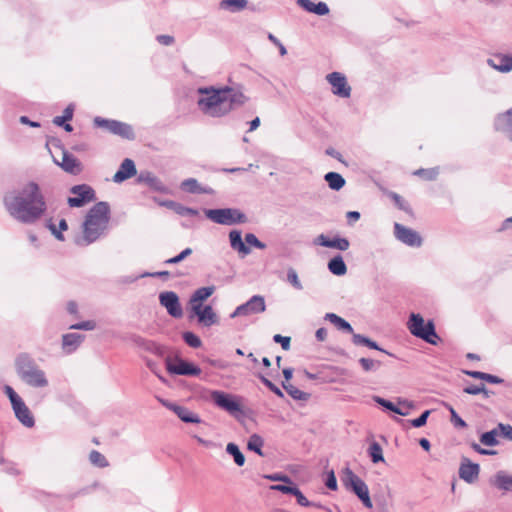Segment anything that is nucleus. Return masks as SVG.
<instances>
[{
	"label": "nucleus",
	"instance_id": "f257e3e1",
	"mask_svg": "<svg viewBox=\"0 0 512 512\" xmlns=\"http://www.w3.org/2000/svg\"><path fill=\"white\" fill-rule=\"evenodd\" d=\"M3 203L9 215L23 224L35 223L47 210L45 197L34 181L6 193Z\"/></svg>",
	"mask_w": 512,
	"mask_h": 512
},
{
	"label": "nucleus",
	"instance_id": "f03ea898",
	"mask_svg": "<svg viewBox=\"0 0 512 512\" xmlns=\"http://www.w3.org/2000/svg\"><path fill=\"white\" fill-rule=\"evenodd\" d=\"M197 100L199 110L210 117L221 118L231 111L243 106L248 98L240 91L230 86L200 87Z\"/></svg>",
	"mask_w": 512,
	"mask_h": 512
},
{
	"label": "nucleus",
	"instance_id": "7ed1b4c3",
	"mask_svg": "<svg viewBox=\"0 0 512 512\" xmlns=\"http://www.w3.org/2000/svg\"><path fill=\"white\" fill-rule=\"evenodd\" d=\"M110 206L107 202H97L87 213L83 223V237L76 240L79 246H88L95 242L107 227Z\"/></svg>",
	"mask_w": 512,
	"mask_h": 512
},
{
	"label": "nucleus",
	"instance_id": "20e7f679",
	"mask_svg": "<svg viewBox=\"0 0 512 512\" xmlns=\"http://www.w3.org/2000/svg\"><path fill=\"white\" fill-rule=\"evenodd\" d=\"M14 365L17 376L27 386L42 389L49 385L45 371L29 353H19L15 358Z\"/></svg>",
	"mask_w": 512,
	"mask_h": 512
},
{
	"label": "nucleus",
	"instance_id": "39448f33",
	"mask_svg": "<svg viewBox=\"0 0 512 512\" xmlns=\"http://www.w3.org/2000/svg\"><path fill=\"white\" fill-rule=\"evenodd\" d=\"M407 329L416 338H419L430 345H437L440 341L433 320L425 321L419 313H410L407 320Z\"/></svg>",
	"mask_w": 512,
	"mask_h": 512
},
{
	"label": "nucleus",
	"instance_id": "423d86ee",
	"mask_svg": "<svg viewBox=\"0 0 512 512\" xmlns=\"http://www.w3.org/2000/svg\"><path fill=\"white\" fill-rule=\"evenodd\" d=\"M341 482L347 490L353 492L358 497L366 508L370 509L373 507L367 484L350 468L347 467L343 470Z\"/></svg>",
	"mask_w": 512,
	"mask_h": 512
},
{
	"label": "nucleus",
	"instance_id": "0eeeda50",
	"mask_svg": "<svg viewBox=\"0 0 512 512\" xmlns=\"http://www.w3.org/2000/svg\"><path fill=\"white\" fill-rule=\"evenodd\" d=\"M204 213L208 219L220 225L230 226L247 221V216L236 208L205 209Z\"/></svg>",
	"mask_w": 512,
	"mask_h": 512
},
{
	"label": "nucleus",
	"instance_id": "6e6552de",
	"mask_svg": "<svg viewBox=\"0 0 512 512\" xmlns=\"http://www.w3.org/2000/svg\"><path fill=\"white\" fill-rule=\"evenodd\" d=\"M229 242L231 248L243 256L251 253L250 246L260 250L266 248V244L260 241L253 233H247L245 235V241H243L242 232L240 230H231L229 232Z\"/></svg>",
	"mask_w": 512,
	"mask_h": 512
},
{
	"label": "nucleus",
	"instance_id": "1a4fd4ad",
	"mask_svg": "<svg viewBox=\"0 0 512 512\" xmlns=\"http://www.w3.org/2000/svg\"><path fill=\"white\" fill-rule=\"evenodd\" d=\"M210 397L213 403L220 409L228 412L232 416L242 414V407L239 403L237 396L221 390H212Z\"/></svg>",
	"mask_w": 512,
	"mask_h": 512
},
{
	"label": "nucleus",
	"instance_id": "9d476101",
	"mask_svg": "<svg viewBox=\"0 0 512 512\" xmlns=\"http://www.w3.org/2000/svg\"><path fill=\"white\" fill-rule=\"evenodd\" d=\"M94 125L96 127L104 128L110 133L124 139L133 140L135 138L131 125L118 120L105 119L97 116L94 118Z\"/></svg>",
	"mask_w": 512,
	"mask_h": 512
},
{
	"label": "nucleus",
	"instance_id": "9b49d317",
	"mask_svg": "<svg viewBox=\"0 0 512 512\" xmlns=\"http://www.w3.org/2000/svg\"><path fill=\"white\" fill-rule=\"evenodd\" d=\"M70 193L73 196L67 199V203L73 208L83 207L96 199L95 190L88 184L74 185L70 188Z\"/></svg>",
	"mask_w": 512,
	"mask_h": 512
},
{
	"label": "nucleus",
	"instance_id": "f8f14e48",
	"mask_svg": "<svg viewBox=\"0 0 512 512\" xmlns=\"http://www.w3.org/2000/svg\"><path fill=\"white\" fill-rule=\"evenodd\" d=\"M197 318V322L201 327L209 328L220 323V318L211 305H193L189 318Z\"/></svg>",
	"mask_w": 512,
	"mask_h": 512
},
{
	"label": "nucleus",
	"instance_id": "ddd939ff",
	"mask_svg": "<svg viewBox=\"0 0 512 512\" xmlns=\"http://www.w3.org/2000/svg\"><path fill=\"white\" fill-rule=\"evenodd\" d=\"M266 310L265 298L261 295H253L247 302L239 305L230 314V318L251 316L263 313Z\"/></svg>",
	"mask_w": 512,
	"mask_h": 512
},
{
	"label": "nucleus",
	"instance_id": "4468645a",
	"mask_svg": "<svg viewBox=\"0 0 512 512\" xmlns=\"http://www.w3.org/2000/svg\"><path fill=\"white\" fill-rule=\"evenodd\" d=\"M166 369L173 375L198 376L201 373V369L198 366L181 358H176L175 361L167 358Z\"/></svg>",
	"mask_w": 512,
	"mask_h": 512
},
{
	"label": "nucleus",
	"instance_id": "2eb2a0df",
	"mask_svg": "<svg viewBox=\"0 0 512 512\" xmlns=\"http://www.w3.org/2000/svg\"><path fill=\"white\" fill-rule=\"evenodd\" d=\"M394 235L398 241L410 247H420L423 242L417 231L397 222L394 223Z\"/></svg>",
	"mask_w": 512,
	"mask_h": 512
},
{
	"label": "nucleus",
	"instance_id": "dca6fc26",
	"mask_svg": "<svg viewBox=\"0 0 512 512\" xmlns=\"http://www.w3.org/2000/svg\"><path fill=\"white\" fill-rule=\"evenodd\" d=\"M328 83L332 86V93L341 98H349L351 95V87L347 82V78L340 72H332L326 76Z\"/></svg>",
	"mask_w": 512,
	"mask_h": 512
},
{
	"label": "nucleus",
	"instance_id": "f3484780",
	"mask_svg": "<svg viewBox=\"0 0 512 512\" xmlns=\"http://www.w3.org/2000/svg\"><path fill=\"white\" fill-rule=\"evenodd\" d=\"M159 302L165 307L167 313L173 318H181L183 310L178 295L173 291H164L159 294Z\"/></svg>",
	"mask_w": 512,
	"mask_h": 512
},
{
	"label": "nucleus",
	"instance_id": "a211bd4d",
	"mask_svg": "<svg viewBox=\"0 0 512 512\" xmlns=\"http://www.w3.org/2000/svg\"><path fill=\"white\" fill-rule=\"evenodd\" d=\"M494 129L512 141V107L496 115Z\"/></svg>",
	"mask_w": 512,
	"mask_h": 512
},
{
	"label": "nucleus",
	"instance_id": "6ab92c4d",
	"mask_svg": "<svg viewBox=\"0 0 512 512\" xmlns=\"http://www.w3.org/2000/svg\"><path fill=\"white\" fill-rule=\"evenodd\" d=\"M137 182L147 185L151 190L159 193H168V187L154 173L148 170L140 171Z\"/></svg>",
	"mask_w": 512,
	"mask_h": 512
},
{
	"label": "nucleus",
	"instance_id": "aec40b11",
	"mask_svg": "<svg viewBox=\"0 0 512 512\" xmlns=\"http://www.w3.org/2000/svg\"><path fill=\"white\" fill-rule=\"evenodd\" d=\"M162 405L173 411L183 422L198 424L201 422L200 417L193 413L191 410L184 406L170 403L166 400L160 399Z\"/></svg>",
	"mask_w": 512,
	"mask_h": 512
},
{
	"label": "nucleus",
	"instance_id": "412c9836",
	"mask_svg": "<svg viewBox=\"0 0 512 512\" xmlns=\"http://www.w3.org/2000/svg\"><path fill=\"white\" fill-rule=\"evenodd\" d=\"M12 409L14 411L17 420L27 428H31L35 425V419L27 407L23 399H19L18 402L14 403Z\"/></svg>",
	"mask_w": 512,
	"mask_h": 512
},
{
	"label": "nucleus",
	"instance_id": "4be33fe9",
	"mask_svg": "<svg viewBox=\"0 0 512 512\" xmlns=\"http://www.w3.org/2000/svg\"><path fill=\"white\" fill-rule=\"evenodd\" d=\"M487 65L500 73L512 71V55L496 53L492 58L487 59Z\"/></svg>",
	"mask_w": 512,
	"mask_h": 512
},
{
	"label": "nucleus",
	"instance_id": "5701e85b",
	"mask_svg": "<svg viewBox=\"0 0 512 512\" xmlns=\"http://www.w3.org/2000/svg\"><path fill=\"white\" fill-rule=\"evenodd\" d=\"M480 466L468 458H462L459 467V477L467 483H473L479 476Z\"/></svg>",
	"mask_w": 512,
	"mask_h": 512
},
{
	"label": "nucleus",
	"instance_id": "b1692460",
	"mask_svg": "<svg viewBox=\"0 0 512 512\" xmlns=\"http://www.w3.org/2000/svg\"><path fill=\"white\" fill-rule=\"evenodd\" d=\"M314 243L319 246L333 248L340 251H346L350 246V242L347 238L336 236L333 239H330L324 234L318 235L315 238Z\"/></svg>",
	"mask_w": 512,
	"mask_h": 512
},
{
	"label": "nucleus",
	"instance_id": "393cba45",
	"mask_svg": "<svg viewBox=\"0 0 512 512\" xmlns=\"http://www.w3.org/2000/svg\"><path fill=\"white\" fill-rule=\"evenodd\" d=\"M137 174L135 163L132 159L126 158L120 164L119 169L113 176L115 183H122Z\"/></svg>",
	"mask_w": 512,
	"mask_h": 512
},
{
	"label": "nucleus",
	"instance_id": "a878e982",
	"mask_svg": "<svg viewBox=\"0 0 512 512\" xmlns=\"http://www.w3.org/2000/svg\"><path fill=\"white\" fill-rule=\"evenodd\" d=\"M85 336L80 333H67L62 336V350L66 354L74 353L81 343L84 341Z\"/></svg>",
	"mask_w": 512,
	"mask_h": 512
},
{
	"label": "nucleus",
	"instance_id": "bb28decb",
	"mask_svg": "<svg viewBox=\"0 0 512 512\" xmlns=\"http://www.w3.org/2000/svg\"><path fill=\"white\" fill-rule=\"evenodd\" d=\"M181 190L191 194H214V189L209 186H202L195 178H187L180 184Z\"/></svg>",
	"mask_w": 512,
	"mask_h": 512
},
{
	"label": "nucleus",
	"instance_id": "cd10ccee",
	"mask_svg": "<svg viewBox=\"0 0 512 512\" xmlns=\"http://www.w3.org/2000/svg\"><path fill=\"white\" fill-rule=\"evenodd\" d=\"M297 5L309 13L324 16L329 13V7L325 2L314 3L311 0H297Z\"/></svg>",
	"mask_w": 512,
	"mask_h": 512
},
{
	"label": "nucleus",
	"instance_id": "c85d7f7f",
	"mask_svg": "<svg viewBox=\"0 0 512 512\" xmlns=\"http://www.w3.org/2000/svg\"><path fill=\"white\" fill-rule=\"evenodd\" d=\"M58 165L61 166V168L70 174H78L81 171V164L77 160L76 157H74L72 154H70L67 151H63L62 153V161L58 163Z\"/></svg>",
	"mask_w": 512,
	"mask_h": 512
},
{
	"label": "nucleus",
	"instance_id": "c756f323",
	"mask_svg": "<svg viewBox=\"0 0 512 512\" xmlns=\"http://www.w3.org/2000/svg\"><path fill=\"white\" fill-rule=\"evenodd\" d=\"M491 483L500 490L512 491V475L507 474L503 470H500L495 474Z\"/></svg>",
	"mask_w": 512,
	"mask_h": 512
},
{
	"label": "nucleus",
	"instance_id": "7c9ffc66",
	"mask_svg": "<svg viewBox=\"0 0 512 512\" xmlns=\"http://www.w3.org/2000/svg\"><path fill=\"white\" fill-rule=\"evenodd\" d=\"M324 319L332 323L338 330L342 332L348 334H353L354 332V329L351 326V324L335 313H326Z\"/></svg>",
	"mask_w": 512,
	"mask_h": 512
},
{
	"label": "nucleus",
	"instance_id": "2f4dec72",
	"mask_svg": "<svg viewBox=\"0 0 512 512\" xmlns=\"http://www.w3.org/2000/svg\"><path fill=\"white\" fill-rule=\"evenodd\" d=\"M215 291V286H206L196 289L190 297L191 307L193 305L202 304L207 300Z\"/></svg>",
	"mask_w": 512,
	"mask_h": 512
},
{
	"label": "nucleus",
	"instance_id": "473e14b6",
	"mask_svg": "<svg viewBox=\"0 0 512 512\" xmlns=\"http://www.w3.org/2000/svg\"><path fill=\"white\" fill-rule=\"evenodd\" d=\"M328 269L333 275L336 276H343L347 272V266L344 262V259L339 254L329 260Z\"/></svg>",
	"mask_w": 512,
	"mask_h": 512
},
{
	"label": "nucleus",
	"instance_id": "72a5a7b5",
	"mask_svg": "<svg viewBox=\"0 0 512 512\" xmlns=\"http://www.w3.org/2000/svg\"><path fill=\"white\" fill-rule=\"evenodd\" d=\"M162 205L174 209V211L180 216H197L199 214L197 209L186 207L171 200L163 202Z\"/></svg>",
	"mask_w": 512,
	"mask_h": 512
},
{
	"label": "nucleus",
	"instance_id": "f704fd0d",
	"mask_svg": "<svg viewBox=\"0 0 512 512\" xmlns=\"http://www.w3.org/2000/svg\"><path fill=\"white\" fill-rule=\"evenodd\" d=\"M325 181L327 182L330 189L334 191H339L345 186L344 177L337 172H328L324 176Z\"/></svg>",
	"mask_w": 512,
	"mask_h": 512
},
{
	"label": "nucleus",
	"instance_id": "c9c22d12",
	"mask_svg": "<svg viewBox=\"0 0 512 512\" xmlns=\"http://www.w3.org/2000/svg\"><path fill=\"white\" fill-rule=\"evenodd\" d=\"M247 4V0H221L220 7L221 9L235 13L244 10Z\"/></svg>",
	"mask_w": 512,
	"mask_h": 512
},
{
	"label": "nucleus",
	"instance_id": "e433bc0d",
	"mask_svg": "<svg viewBox=\"0 0 512 512\" xmlns=\"http://www.w3.org/2000/svg\"><path fill=\"white\" fill-rule=\"evenodd\" d=\"M282 387L294 400L307 401L310 398L309 393L298 389L290 383L282 382Z\"/></svg>",
	"mask_w": 512,
	"mask_h": 512
},
{
	"label": "nucleus",
	"instance_id": "4c0bfd02",
	"mask_svg": "<svg viewBox=\"0 0 512 512\" xmlns=\"http://www.w3.org/2000/svg\"><path fill=\"white\" fill-rule=\"evenodd\" d=\"M226 452L231 455L237 466L241 467L245 463V456L239 449L238 445L230 442L226 445Z\"/></svg>",
	"mask_w": 512,
	"mask_h": 512
},
{
	"label": "nucleus",
	"instance_id": "58836bf2",
	"mask_svg": "<svg viewBox=\"0 0 512 512\" xmlns=\"http://www.w3.org/2000/svg\"><path fill=\"white\" fill-rule=\"evenodd\" d=\"M264 445V440L263 438L258 435V434H252L249 439H248V442H247V448L250 450V451H253L255 452L256 454H258L259 456H263V451H262V447Z\"/></svg>",
	"mask_w": 512,
	"mask_h": 512
},
{
	"label": "nucleus",
	"instance_id": "ea45409f",
	"mask_svg": "<svg viewBox=\"0 0 512 512\" xmlns=\"http://www.w3.org/2000/svg\"><path fill=\"white\" fill-rule=\"evenodd\" d=\"M499 431L498 428H494L490 431L484 432L480 435V442L485 446H496L499 444L498 441Z\"/></svg>",
	"mask_w": 512,
	"mask_h": 512
},
{
	"label": "nucleus",
	"instance_id": "a19ab883",
	"mask_svg": "<svg viewBox=\"0 0 512 512\" xmlns=\"http://www.w3.org/2000/svg\"><path fill=\"white\" fill-rule=\"evenodd\" d=\"M373 400L380 406H382L383 408L389 410V411H392L398 415H401V416H407L409 414V412H402V408L401 407H398L396 406L393 402L387 400V399H384L380 396H374L373 397Z\"/></svg>",
	"mask_w": 512,
	"mask_h": 512
},
{
	"label": "nucleus",
	"instance_id": "79ce46f5",
	"mask_svg": "<svg viewBox=\"0 0 512 512\" xmlns=\"http://www.w3.org/2000/svg\"><path fill=\"white\" fill-rule=\"evenodd\" d=\"M368 455L369 457L371 458V461L376 464V463H379V462H384L385 459H384V456H383V450H382V447L381 445L376 442V441H373L369 448H368Z\"/></svg>",
	"mask_w": 512,
	"mask_h": 512
},
{
	"label": "nucleus",
	"instance_id": "37998d69",
	"mask_svg": "<svg viewBox=\"0 0 512 512\" xmlns=\"http://www.w3.org/2000/svg\"><path fill=\"white\" fill-rule=\"evenodd\" d=\"M358 363L364 372H376L382 366L381 361L365 357L360 358Z\"/></svg>",
	"mask_w": 512,
	"mask_h": 512
},
{
	"label": "nucleus",
	"instance_id": "c03bdc74",
	"mask_svg": "<svg viewBox=\"0 0 512 512\" xmlns=\"http://www.w3.org/2000/svg\"><path fill=\"white\" fill-rule=\"evenodd\" d=\"M183 341L191 348H200L202 341L198 335L191 331H185L182 333Z\"/></svg>",
	"mask_w": 512,
	"mask_h": 512
},
{
	"label": "nucleus",
	"instance_id": "a18cd8bd",
	"mask_svg": "<svg viewBox=\"0 0 512 512\" xmlns=\"http://www.w3.org/2000/svg\"><path fill=\"white\" fill-rule=\"evenodd\" d=\"M89 460L94 466L99 467V468H104L109 465L105 456L97 450H92L90 452Z\"/></svg>",
	"mask_w": 512,
	"mask_h": 512
},
{
	"label": "nucleus",
	"instance_id": "49530a36",
	"mask_svg": "<svg viewBox=\"0 0 512 512\" xmlns=\"http://www.w3.org/2000/svg\"><path fill=\"white\" fill-rule=\"evenodd\" d=\"M389 197L393 200L394 204L397 206L398 209L411 214L412 209L407 201L403 199L402 196L395 192H390Z\"/></svg>",
	"mask_w": 512,
	"mask_h": 512
},
{
	"label": "nucleus",
	"instance_id": "de8ad7c7",
	"mask_svg": "<svg viewBox=\"0 0 512 512\" xmlns=\"http://www.w3.org/2000/svg\"><path fill=\"white\" fill-rule=\"evenodd\" d=\"M73 113H74V105L73 104H69L63 111V115L62 116H56L54 117L53 119V123L57 126H62L64 124V122L66 121H70L72 120L73 118Z\"/></svg>",
	"mask_w": 512,
	"mask_h": 512
},
{
	"label": "nucleus",
	"instance_id": "09e8293b",
	"mask_svg": "<svg viewBox=\"0 0 512 512\" xmlns=\"http://www.w3.org/2000/svg\"><path fill=\"white\" fill-rule=\"evenodd\" d=\"M413 174L417 175L425 180L432 181L437 178V176L439 174V170H438V168H429V169L420 168V169L416 170Z\"/></svg>",
	"mask_w": 512,
	"mask_h": 512
},
{
	"label": "nucleus",
	"instance_id": "8fccbe9b",
	"mask_svg": "<svg viewBox=\"0 0 512 512\" xmlns=\"http://www.w3.org/2000/svg\"><path fill=\"white\" fill-rule=\"evenodd\" d=\"M292 495L295 496V498L297 500V503L300 506H303V507H319V504H317L315 502H312V501H309L298 487H296V489L294 490V493Z\"/></svg>",
	"mask_w": 512,
	"mask_h": 512
},
{
	"label": "nucleus",
	"instance_id": "3c124183",
	"mask_svg": "<svg viewBox=\"0 0 512 512\" xmlns=\"http://www.w3.org/2000/svg\"><path fill=\"white\" fill-rule=\"evenodd\" d=\"M297 485L294 484L292 481V484L287 483H281V484H273L270 486V489L273 491H278L283 494H290L292 495L294 493V490L296 489Z\"/></svg>",
	"mask_w": 512,
	"mask_h": 512
},
{
	"label": "nucleus",
	"instance_id": "603ef678",
	"mask_svg": "<svg viewBox=\"0 0 512 512\" xmlns=\"http://www.w3.org/2000/svg\"><path fill=\"white\" fill-rule=\"evenodd\" d=\"M287 281L297 290H302L303 286L298 278L297 272L293 268L287 271Z\"/></svg>",
	"mask_w": 512,
	"mask_h": 512
},
{
	"label": "nucleus",
	"instance_id": "864d4df0",
	"mask_svg": "<svg viewBox=\"0 0 512 512\" xmlns=\"http://www.w3.org/2000/svg\"><path fill=\"white\" fill-rule=\"evenodd\" d=\"M260 381L275 395H277L280 398H284V393L282 390L277 387L274 383H272L268 378H266L263 375H259Z\"/></svg>",
	"mask_w": 512,
	"mask_h": 512
},
{
	"label": "nucleus",
	"instance_id": "5fc2aeb1",
	"mask_svg": "<svg viewBox=\"0 0 512 512\" xmlns=\"http://www.w3.org/2000/svg\"><path fill=\"white\" fill-rule=\"evenodd\" d=\"M96 328V322L93 320L82 321L76 324H72L70 329L91 331Z\"/></svg>",
	"mask_w": 512,
	"mask_h": 512
},
{
	"label": "nucleus",
	"instance_id": "6e6d98bb",
	"mask_svg": "<svg viewBox=\"0 0 512 512\" xmlns=\"http://www.w3.org/2000/svg\"><path fill=\"white\" fill-rule=\"evenodd\" d=\"M264 478H266L270 481H275V482L277 481V482L292 484V479L288 475L283 474V473L267 474V475H264Z\"/></svg>",
	"mask_w": 512,
	"mask_h": 512
},
{
	"label": "nucleus",
	"instance_id": "4d7b16f0",
	"mask_svg": "<svg viewBox=\"0 0 512 512\" xmlns=\"http://www.w3.org/2000/svg\"><path fill=\"white\" fill-rule=\"evenodd\" d=\"M430 413H431L430 410H425L424 412H422V414L419 417L412 419L409 422L413 427L420 428L427 423V419H428Z\"/></svg>",
	"mask_w": 512,
	"mask_h": 512
},
{
	"label": "nucleus",
	"instance_id": "13d9d810",
	"mask_svg": "<svg viewBox=\"0 0 512 512\" xmlns=\"http://www.w3.org/2000/svg\"><path fill=\"white\" fill-rule=\"evenodd\" d=\"M499 436L505 439L512 440V426L509 424L499 423L497 425Z\"/></svg>",
	"mask_w": 512,
	"mask_h": 512
},
{
	"label": "nucleus",
	"instance_id": "bf43d9fd",
	"mask_svg": "<svg viewBox=\"0 0 512 512\" xmlns=\"http://www.w3.org/2000/svg\"><path fill=\"white\" fill-rule=\"evenodd\" d=\"M273 341L275 343H279L283 350H289L290 349L291 338L288 337V336H282L280 334H275L273 336Z\"/></svg>",
	"mask_w": 512,
	"mask_h": 512
},
{
	"label": "nucleus",
	"instance_id": "052dcab7",
	"mask_svg": "<svg viewBox=\"0 0 512 512\" xmlns=\"http://www.w3.org/2000/svg\"><path fill=\"white\" fill-rule=\"evenodd\" d=\"M3 391L4 393L6 394V396L9 398L10 400V403L11 405H13L14 403L18 402L19 399H22L16 392L15 390L9 386V385H5L3 387Z\"/></svg>",
	"mask_w": 512,
	"mask_h": 512
},
{
	"label": "nucleus",
	"instance_id": "680f3d73",
	"mask_svg": "<svg viewBox=\"0 0 512 512\" xmlns=\"http://www.w3.org/2000/svg\"><path fill=\"white\" fill-rule=\"evenodd\" d=\"M451 423L456 428H466L467 423L457 414L455 410H452V415L450 417Z\"/></svg>",
	"mask_w": 512,
	"mask_h": 512
},
{
	"label": "nucleus",
	"instance_id": "e2e57ef3",
	"mask_svg": "<svg viewBox=\"0 0 512 512\" xmlns=\"http://www.w3.org/2000/svg\"><path fill=\"white\" fill-rule=\"evenodd\" d=\"M351 335H352V343L355 346H365V347L367 346L369 337L362 335V334H357L355 332H353V334H351Z\"/></svg>",
	"mask_w": 512,
	"mask_h": 512
},
{
	"label": "nucleus",
	"instance_id": "0e129e2a",
	"mask_svg": "<svg viewBox=\"0 0 512 512\" xmlns=\"http://www.w3.org/2000/svg\"><path fill=\"white\" fill-rule=\"evenodd\" d=\"M325 485L328 489L332 490V491H335L337 489V479H336V476L334 474V471L331 470L328 474H327V478H326V481H325Z\"/></svg>",
	"mask_w": 512,
	"mask_h": 512
},
{
	"label": "nucleus",
	"instance_id": "69168bd1",
	"mask_svg": "<svg viewBox=\"0 0 512 512\" xmlns=\"http://www.w3.org/2000/svg\"><path fill=\"white\" fill-rule=\"evenodd\" d=\"M66 310L70 315H73L75 318H80L79 308L76 301H68L66 304Z\"/></svg>",
	"mask_w": 512,
	"mask_h": 512
},
{
	"label": "nucleus",
	"instance_id": "338daca9",
	"mask_svg": "<svg viewBox=\"0 0 512 512\" xmlns=\"http://www.w3.org/2000/svg\"><path fill=\"white\" fill-rule=\"evenodd\" d=\"M156 40L159 44L164 46H170L175 42V39L171 35L160 34L156 36Z\"/></svg>",
	"mask_w": 512,
	"mask_h": 512
},
{
	"label": "nucleus",
	"instance_id": "774afa93",
	"mask_svg": "<svg viewBox=\"0 0 512 512\" xmlns=\"http://www.w3.org/2000/svg\"><path fill=\"white\" fill-rule=\"evenodd\" d=\"M146 349L154 354L159 355V356L163 355V353H164V350L160 345L156 344L153 341H149V340H147V342H146Z\"/></svg>",
	"mask_w": 512,
	"mask_h": 512
}]
</instances>
